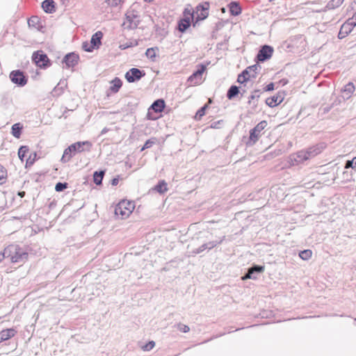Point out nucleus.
Instances as JSON below:
<instances>
[{
  "label": "nucleus",
  "instance_id": "obj_1",
  "mask_svg": "<svg viewBox=\"0 0 356 356\" xmlns=\"http://www.w3.org/2000/svg\"><path fill=\"white\" fill-rule=\"evenodd\" d=\"M91 142L88 140L78 141L69 145L65 149L60 162L65 163L69 162L76 154L90 152L92 147Z\"/></svg>",
  "mask_w": 356,
  "mask_h": 356
},
{
  "label": "nucleus",
  "instance_id": "obj_2",
  "mask_svg": "<svg viewBox=\"0 0 356 356\" xmlns=\"http://www.w3.org/2000/svg\"><path fill=\"white\" fill-rule=\"evenodd\" d=\"M9 249V259L11 263H24L29 257L27 251L17 244L8 245Z\"/></svg>",
  "mask_w": 356,
  "mask_h": 356
},
{
  "label": "nucleus",
  "instance_id": "obj_3",
  "mask_svg": "<svg viewBox=\"0 0 356 356\" xmlns=\"http://www.w3.org/2000/svg\"><path fill=\"white\" fill-rule=\"evenodd\" d=\"M31 59L32 62L42 70H46L52 65V61L42 50L35 51L32 54Z\"/></svg>",
  "mask_w": 356,
  "mask_h": 356
},
{
  "label": "nucleus",
  "instance_id": "obj_4",
  "mask_svg": "<svg viewBox=\"0 0 356 356\" xmlns=\"http://www.w3.org/2000/svg\"><path fill=\"white\" fill-rule=\"evenodd\" d=\"M268 125L267 121L262 120L259 122L254 127L250 130V136L248 141L245 143L248 147L254 145L259 140L260 132L263 131Z\"/></svg>",
  "mask_w": 356,
  "mask_h": 356
},
{
  "label": "nucleus",
  "instance_id": "obj_5",
  "mask_svg": "<svg viewBox=\"0 0 356 356\" xmlns=\"http://www.w3.org/2000/svg\"><path fill=\"white\" fill-rule=\"evenodd\" d=\"M135 204L132 201L122 200L118 203L115 209V213L120 216L122 219L127 218L134 209Z\"/></svg>",
  "mask_w": 356,
  "mask_h": 356
},
{
  "label": "nucleus",
  "instance_id": "obj_6",
  "mask_svg": "<svg viewBox=\"0 0 356 356\" xmlns=\"http://www.w3.org/2000/svg\"><path fill=\"white\" fill-rule=\"evenodd\" d=\"M274 52V48L269 44L260 46L257 54L254 57L256 63H264L271 58Z\"/></svg>",
  "mask_w": 356,
  "mask_h": 356
},
{
  "label": "nucleus",
  "instance_id": "obj_7",
  "mask_svg": "<svg viewBox=\"0 0 356 356\" xmlns=\"http://www.w3.org/2000/svg\"><path fill=\"white\" fill-rule=\"evenodd\" d=\"M207 70L206 65L200 63L197 65V69L188 77L187 83L188 86H197L201 83L202 74Z\"/></svg>",
  "mask_w": 356,
  "mask_h": 356
},
{
  "label": "nucleus",
  "instance_id": "obj_8",
  "mask_svg": "<svg viewBox=\"0 0 356 356\" xmlns=\"http://www.w3.org/2000/svg\"><path fill=\"white\" fill-rule=\"evenodd\" d=\"M9 78L12 83L18 87H24L29 79L28 75L21 70H15L10 72Z\"/></svg>",
  "mask_w": 356,
  "mask_h": 356
},
{
  "label": "nucleus",
  "instance_id": "obj_9",
  "mask_svg": "<svg viewBox=\"0 0 356 356\" xmlns=\"http://www.w3.org/2000/svg\"><path fill=\"white\" fill-rule=\"evenodd\" d=\"M265 270V266L263 265L252 264L247 268L246 272L241 277L242 280H255L258 278V275L263 273Z\"/></svg>",
  "mask_w": 356,
  "mask_h": 356
},
{
  "label": "nucleus",
  "instance_id": "obj_10",
  "mask_svg": "<svg viewBox=\"0 0 356 356\" xmlns=\"http://www.w3.org/2000/svg\"><path fill=\"white\" fill-rule=\"evenodd\" d=\"M145 74V70L132 67L125 73L124 78L128 83H131L140 81Z\"/></svg>",
  "mask_w": 356,
  "mask_h": 356
},
{
  "label": "nucleus",
  "instance_id": "obj_11",
  "mask_svg": "<svg viewBox=\"0 0 356 356\" xmlns=\"http://www.w3.org/2000/svg\"><path fill=\"white\" fill-rule=\"evenodd\" d=\"M79 55L75 51H72L64 56L62 59V63L65 64V67L66 69H70L76 66L79 64Z\"/></svg>",
  "mask_w": 356,
  "mask_h": 356
},
{
  "label": "nucleus",
  "instance_id": "obj_12",
  "mask_svg": "<svg viewBox=\"0 0 356 356\" xmlns=\"http://www.w3.org/2000/svg\"><path fill=\"white\" fill-rule=\"evenodd\" d=\"M165 107V102L163 99L160 98L154 100L153 103L151 104L149 108H148V112L147 114V118L149 120H156V118L151 116V111L159 113L163 111Z\"/></svg>",
  "mask_w": 356,
  "mask_h": 356
},
{
  "label": "nucleus",
  "instance_id": "obj_13",
  "mask_svg": "<svg viewBox=\"0 0 356 356\" xmlns=\"http://www.w3.org/2000/svg\"><path fill=\"white\" fill-rule=\"evenodd\" d=\"M225 236H222L220 241H211L208 243H205L200 245L199 248L193 249L191 252V254L192 256H195L197 254L202 253L205 250H210L213 248L216 247L217 245L221 244L222 241L225 240Z\"/></svg>",
  "mask_w": 356,
  "mask_h": 356
},
{
  "label": "nucleus",
  "instance_id": "obj_14",
  "mask_svg": "<svg viewBox=\"0 0 356 356\" xmlns=\"http://www.w3.org/2000/svg\"><path fill=\"white\" fill-rule=\"evenodd\" d=\"M210 5L209 2L208 1H204L200 3H199L195 7V13L196 17L198 18V19H200L202 21L207 19L209 16V10Z\"/></svg>",
  "mask_w": 356,
  "mask_h": 356
},
{
  "label": "nucleus",
  "instance_id": "obj_15",
  "mask_svg": "<svg viewBox=\"0 0 356 356\" xmlns=\"http://www.w3.org/2000/svg\"><path fill=\"white\" fill-rule=\"evenodd\" d=\"M285 92L283 90L278 91L275 95L268 97L265 100V103L270 108L280 105L284 99Z\"/></svg>",
  "mask_w": 356,
  "mask_h": 356
},
{
  "label": "nucleus",
  "instance_id": "obj_16",
  "mask_svg": "<svg viewBox=\"0 0 356 356\" xmlns=\"http://www.w3.org/2000/svg\"><path fill=\"white\" fill-rule=\"evenodd\" d=\"M261 93V90L255 89L251 92V95L248 97V104L252 105L251 109L252 111H256L258 106L259 99Z\"/></svg>",
  "mask_w": 356,
  "mask_h": 356
},
{
  "label": "nucleus",
  "instance_id": "obj_17",
  "mask_svg": "<svg viewBox=\"0 0 356 356\" xmlns=\"http://www.w3.org/2000/svg\"><path fill=\"white\" fill-rule=\"evenodd\" d=\"M125 15L127 21L129 23L127 28L129 29H136L140 24L139 19L136 20V19H138V15L134 10H132L130 12H127Z\"/></svg>",
  "mask_w": 356,
  "mask_h": 356
},
{
  "label": "nucleus",
  "instance_id": "obj_18",
  "mask_svg": "<svg viewBox=\"0 0 356 356\" xmlns=\"http://www.w3.org/2000/svg\"><path fill=\"white\" fill-rule=\"evenodd\" d=\"M27 22L30 28H34L42 33L44 32L45 26L42 24L40 19L38 16H31L29 18Z\"/></svg>",
  "mask_w": 356,
  "mask_h": 356
},
{
  "label": "nucleus",
  "instance_id": "obj_19",
  "mask_svg": "<svg viewBox=\"0 0 356 356\" xmlns=\"http://www.w3.org/2000/svg\"><path fill=\"white\" fill-rule=\"evenodd\" d=\"M325 147L326 145L325 143H319L308 147L306 150L311 159L319 154Z\"/></svg>",
  "mask_w": 356,
  "mask_h": 356
},
{
  "label": "nucleus",
  "instance_id": "obj_20",
  "mask_svg": "<svg viewBox=\"0 0 356 356\" xmlns=\"http://www.w3.org/2000/svg\"><path fill=\"white\" fill-rule=\"evenodd\" d=\"M355 85L353 82H348L341 90V98L343 101L348 99L355 91Z\"/></svg>",
  "mask_w": 356,
  "mask_h": 356
},
{
  "label": "nucleus",
  "instance_id": "obj_21",
  "mask_svg": "<svg viewBox=\"0 0 356 356\" xmlns=\"http://www.w3.org/2000/svg\"><path fill=\"white\" fill-rule=\"evenodd\" d=\"M111 86L106 92L107 96H109V92L115 94L117 93L122 86V81L119 77H115L110 82Z\"/></svg>",
  "mask_w": 356,
  "mask_h": 356
},
{
  "label": "nucleus",
  "instance_id": "obj_22",
  "mask_svg": "<svg viewBox=\"0 0 356 356\" xmlns=\"http://www.w3.org/2000/svg\"><path fill=\"white\" fill-rule=\"evenodd\" d=\"M56 5L54 0H44L42 2L41 7L45 13L52 14L56 10Z\"/></svg>",
  "mask_w": 356,
  "mask_h": 356
},
{
  "label": "nucleus",
  "instance_id": "obj_23",
  "mask_svg": "<svg viewBox=\"0 0 356 356\" xmlns=\"http://www.w3.org/2000/svg\"><path fill=\"white\" fill-rule=\"evenodd\" d=\"M230 15L236 17L239 15L242 12V8L239 2L232 1L227 5Z\"/></svg>",
  "mask_w": 356,
  "mask_h": 356
},
{
  "label": "nucleus",
  "instance_id": "obj_24",
  "mask_svg": "<svg viewBox=\"0 0 356 356\" xmlns=\"http://www.w3.org/2000/svg\"><path fill=\"white\" fill-rule=\"evenodd\" d=\"M17 330L13 328H7L0 332V343L9 340L17 334Z\"/></svg>",
  "mask_w": 356,
  "mask_h": 356
},
{
  "label": "nucleus",
  "instance_id": "obj_25",
  "mask_svg": "<svg viewBox=\"0 0 356 356\" xmlns=\"http://www.w3.org/2000/svg\"><path fill=\"white\" fill-rule=\"evenodd\" d=\"M67 86L66 79H61L59 83L54 88L51 94L54 97H59L64 92L65 88Z\"/></svg>",
  "mask_w": 356,
  "mask_h": 356
},
{
  "label": "nucleus",
  "instance_id": "obj_26",
  "mask_svg": "<svg viewBox=\"0 0 356 356\" xmlns=\"http://www.w3.org/2000/svg\"><path fill=\"white\" fill-rule=\"evenodd\" d=\"M191 21L187 17H182L177 22V29L181 33H185L191 26Z\"/></svg>",
  "mask_w": 356,
  "mask_h": 356
},
{
  "label": "nucleus",
  "instance_id": "obj_27",
  "mask_svg": "<svg viewBox=\"0 0 356 356\" xmlns=\"http://www.w3.org/2000/svg\"><path fill=\"white\" fill-rule=\"evenodd\" d=\"M151 190L163 195L168 191V184L164 179L159 180Z\"/></svg>",
  "mask_w": 356,
  "mask_h": 356
},
{
  "label": "nucleus",
  "instance_id": "obj_28",
  "mask_svg": "<svg viewBox=\"0 0 356 356\" xmlns=\"http://www.w3.org/2000/svg\"><path fill=\"white\" fill-rule=\"evenodd\" d=\"M103 36V33L98 31L92 35L90 42L97 49L102 45Z\"/></svg>",
  "mask_w": 356,
  "mask_h": 356
},
{
  "label": "nucleus",
  "instance_id": "obj_29",
  "mask_svg": "<svg viewBox=\"0 0 356 356\" xmlns=\"http://www.w3.org/2000/svg\"><path fill=\"white\" fill-rule=\"evenodd\" d=\"M241 93L240 87L232 85L227 90L226 97L229 100H232Z\"/></svg>",
  "mask_w": 356,
  "mask_h": 356
},
{
  "label": "nucleus",
  "instance_id": "obj_30",
  "mask_svg": "<svg viewBox=\"0 0 356 356\" xmlns=\"http://www.w3.org/2000/svg\"><path fill=\"white\" fill-rule=\"evenodd\" d=\"M105 174H106V170H99L95 171L92 175L93 182L97 186L102 185V181H103Z\"/></svg>",
  "mask_w": 356,
  "mask_h": 356
},
{
  "label": "nucleus",
  "instance_id": "obj_31",
  "mask_svg": "<svg viewBox=\"0 0 356 356\" xmlns=\"http://www.w3.org/2000/svg\"><path fill=\"white\" fill-rule=\"evenodd\" d=\"M251 78H252L251 74L248 70L245 69L238 75L236 81L240 84H244L249 81Z\"/></svg>",
  "mask_w": 356,
  "mask_h": 356
},
{
  "label": "nucleus",
  "instance_id": "obj_32",
  "mask_svg": "<svg viewBox=\"0 0 356 356\" xmlns=\"http://www.w3.org/2000/svg\"><path fill=\"white\" fill-rule=\"evenodd\" d=\"M295 156L296 157L294 158V161L297 164L303 163L304 161L310 159L309 156V153L306 149L298 152Z\"/></svg>",
  "mask_w": 356,
  "mask_h": 356
},
{
  "label": "nucleus",
  "instance_id": "obj_33",
  "mask_svg": "<svg viewBox=\"0 0 356 356\" xmlns=\"http://www.w3.org/2000/svg\"><path fill=\"white\" fill-rule=\"evenodd\" d=\"M23 130V125L20 122L15 123L11 127V134L16 138L21 137Z\"/></svg>",
  "mask_w": 356,
  "mask_h": 356
},
{
  "label": "nucleus",
  "instance_id": "obj_34",
  "mask_svg": "<svg viewBox=\"0 0 356 356\" xmlns=\"http://www.w3.org/2000/svg\"><path fill=\"white\" fill-rule=\"evenodd\" d=\"M138 104V103L136 100L129 101L122 109L124 112H127V113H134L136 110Z\"/></svg>",
  "mask_w": 356,
  "mask_h": 356
},
{
  "label": "nucleus",
  "instance_id": "obj_35",
  "mask_svg": "<svg viewBox=\"0 0 356 356\" xmlns=\"http://www.w3.org/2000/svg\"><path fill=\"white\" fill-rule=\"evenodd\" d=\"M348 24H342L340 30L338 33V38L339 39H343L346 38L351 31L350 29L348 26Z\"/></svg>",
  "mask_w": 356,
  "mask_h": 356
},
{
  "label": "nucleus",
  "instance_id": "obj_36",
  "mask_svg": "<svg viewBox=\"0 0 356 356\" xmlns=\"http://www.w3.org/2000/svg\"><path fill=\"white\" fill-rule=\"evenodd\" d=\"M159 50V47H157L147 48L145 51V56H147V58L150 59L152 61H155L156 57V52L158 51Z\"/></svg>",
  "mask_w": 356,
  "mask_h": 356
},
{
  "label": "nucleus",
  "instance_id": "obj_37",
  "mask_svg": "<svg viewBox=\"0 0 356 356\" xmlns=\"http://www.w3.org/2000/svg\"><path fill=\"white\" fill-rule=\"evenodd\" d=\"M245 69L251 74L252 78H255L261 69V66L259 63H257L247 67Z\"/></svg>",
  "mask_w": 356,
  "mask_h": 356
},
{
  "label": "nucleus",
  "instance_id": "obj_38",
  "mask_svg": "<svg viewBox=\"0 0 356 356\" xmlns=\"http://www.w3.org/2000/svg\"><path fill=\"white\" fill-rule=\"evenodd\" d=\"M29 152V147L26 145H22L18 149V157L23 162L26 156V154Z\"/></svg>",
  "mask_w": 356,
  "mask_h": 356
},
{
  "label": "nucleus",
  "instance_id": "obj_39",
  "mask_svg": "<svg viewBox=\"0 0 356 356\" xmlns=\"http://www.w3.org/2000/svg\"><path fill=\"white\" fill-rule=\"evenodd\" d=\"M138 45V40H132L131 41H129V42L120 44V46H119V48L121 50H125L127 49H129V48H131V47H136Z\"/></svg>",
  "mask_w": 356,
  "mask_h": 356
},
{
  "label": "nucleus",
  "instance_id": "obj_40",
  "mask_svg": "<svg viewBox=\"0 0 356 356\" xmlns=\"http://www.w3.org/2000/svg\"><path fill=\"white\" fill-rule=\"evenodd\" d=\"M300 259L304 261L309 259L312 256V251L309 249L300 250L298 254Z\"/></svg>",
  "mask_w": 356,
  "mask_h": 356
},
{
  "label": "nucleus",
  "instance_id": "obj_41",
  "mask_svg": "<svg viewBox=\"0 0 356 356\" xmlns=\"http://www.w3.org/2000/svg\"><path fill=\"white\" fill-rule=\"evenodd\" d=\"M345 169L350 168L352 171L356 172V156L350 160H347L344 165Z\"/></svg>",
  "mask_w": 356,
  "mask_h": 356
},
{
  "label": "nucleus",
  "instance_id": "obj_42",
  "mask_svg": "<svg viewBox=\"0 0 356 356\" xmlns=\"http://www.w3.org/2000/svg\"><path fill=\"white\" fill-rule=\"evenodd\" d=\"M209 106L207 104H204L202 107H200L196 112L195 115V119L196 120H200L206 113L207 109L208 108Z\"/></svg>",
  "mask_w": 356,
  "mask_h": 356
},
{
  "label": "nucleus",
  "instance_id": "obj_43",
  "mask_svg": "<svg viewBox=\"0 0 356 356\" xmlns=\"http://www.w3.org/2000/svg\"><path fill=\"white\" fill-rule=\"evenodd\" d=\"M157 141L156 138L152 137L148 140H147L143 145V146L140 148V152H143L147 149L151 148L153 145H154Z\"/></svg>",
  "mask_w": 356,
  "mask_h": 356
},
{
  "label": "nucleus",
  "instance_id": "obj_44",
  "mask_svg": "<svg viewBox=\"0 0 356 356\" xmlns=\"http://www.w3.org/2000/svg\"><path fill=\"white\" fill-rule=\"evenodd\" d=\"M344 0H331L326 5V8L329 10L334 9L340 6Z\"/></svg>",
  "mask_w": 356,
  "mask_h": 356
},
{
  "label": "nucleus",
  "instance_id": "obj_45",
  "mask_svg": "<svg viewBox=\"0 0 356 356\" xmlns=\"http://www.w3.org/2000/svg\"><path fill=\"white\" fill-rule=\"evenodd\" d=\"M7 179V170L0 163V184L6 182Z\"/></svg>",
  "mask_w": 356,
  "mask_h": 356
},
{
  "label": "nucleus",
  "instance_id": "obj_46",
  "mask_svg": "<svg viewBox=\"0 0 356 356\" xmlns=\"http://www.w3.org/2000/svg\"><path fill=\"white\" fill-rule=\"evenodd\" d=\"M37 159H38L37 153L35 152L31 153L29 155V158L26 159V167L27 168L28 166H31V165H33V163L36 161Z\"/></svg>",
  "mask_w": 356,
  "mask_h": 356
},
{
  "label": "nucleus",
  "instance_id": "obj_47",
  "mask_svg": "<svg viewBox=\"0 0 356 356\" xmlns=\"http://www.w3.org/2000/svg\"><path fill=\"white\" fill-rule=\"evenodd\" d=\"M341 100H335L330 105H327L325 106L322 107L321 109L323 111V114H326L330 111V110L333 108L334 105H337L340 103Z\"/></svg>",
  "mask_w": 356,
  "mask_h": 356
},
{
  "label": "nucleus",
  "instance_id": "obj_48",
  "mask_svg": "<svg viewBox=\"0 0 356 356\" xmlns=\"http://www.w3.org/2000/svg\"><path fill=\"white\" fill-rule=\"evenodd\" d=\"M68 188V183L67 182H58L55 186V191L56 192H62Z\"/></svg>",
  "mask_w": 356,
  "mask_h": 356
},
{
  "label": "nucleus",
  "instance_id": "obj_49",
  "mask_svg": "<svg viewBox=\"0 0 356 356\" xmlns=\"http://www.w3.org/2000/svg\"><path fill=\"white\" fill-rule=\"evenodd\" d=\"M82 49L86 52H92L95 49H97L90 42L88 43L87 41L82 43Z\"/></svg>",
  "mask_w": 356,
  "mask_h": 356
},
{
  "label": "nucleus",
  "instance_id": "obj_50",
  "mask_svg": "<svg viewBox=\"0 0 356 356\" xmlns=\"http://www.w3.org/2000/svg\"><path fill=\"white\" fill-rule=\"evenodd\" d=\"M343 24H348L350 30H353L354 27L356 26V17L355 18V15L352 17L348 19Z\"/></svg>",
  "mask_w": 356,
  "mask_h": 356
},
{
  "label": "nucleus",
  "instance_id": "obj_51",
  "mask_svg": "<svg viewBox=\"0 0 356 356\" xmlns=\"http://www.w3.org/2000/svg\"><path fill=\"white\" fill-rule=\"evenodd\" d=\"M184 17H187L191 21V19H193L195 17V11H191L188 8H185L183 12Z\"/></svg>",
  "mask_w": 356,
  "mask_h": 356
},
{
  "label": "nucleus",
  "instance_id": "obj_52",
  "mask_svg": "<svg viewBox=\"0 0 356 356\" xmlns=\"http://www.w3.org/2000/svg\"><path fill=\"white\" fill-rule=\"evenodd\" d=\"M155 346V342L154 341H149L143 347V350L145 351H149Z\"/></svg>",
  "mask_w": 356,
  "mask_h": 356
},
{
  "label": "nucleus",
  "instance_id": "obj_53",
  "mask_svg": "<svg viewBox=\"0 0 356 356\" xmlns=\"http://www.w3.org/2000/svg\"><path fill=\"white\" fill-rule=\"evenodd\" d=\"M9 249L8 246L4 248L3 251L0 252V263L4 259H9Z\"/></svg>",
  "mask_w": 356,
  "mask_h": 356
},
{
  "label": "nucleus",
  "instance_id": "obj_54",
  "mask_svg": "<svg viewBox=\"0 0 356 356\" xmlns=\"http://www.w3.org/2000/svg\"><path fill=\"white\" fill-rule=\"evenodd\" d=\"M353 171L351 170L350 172L348 171H344L343 172V177L346 180V181H351L354 180L353 179Z\"/></svg>",
  "mask_w": 356,
  "mask_h": 356
},
{
  "label": "nucleus",
  "instance_id": "obj_55",
  "mask_svg": "<svg viewBox=\"0 0 356 356\" xmlns=\"http://www.w3.org/2000/svg\"><path fill=\"white\" fill-rule=\"evenodd\" d=\"M177 329L180 332H184V333H187L190 331V327L188 325L182 324V323H179L177 325Z\"/></svg>",
  "mask_w": 356,
  "mask_h": 356
},
{
  "label": "nucleus",
  "instance_id": "obj_56",
  "mask_svg": "<svg viewBox=\"0 0 356 356\" xmlns=\"http://www.w3.org/2000/svg\"><path fill=\"white\" fill-rule=\"evenodd\" d=\"M223 123L224 122L222 120L215 121L211 124L210 127L212 129H220Z\"/></svg>",
  "mask_w": 356,
  "mask_h": 356
},
{
  "label": "nucleus",
  "instance_id": "obj_57",
  "mask_svg": "<svg viewBox=\"0 0 356 356\" xmlns=\"http://www.w3.org/2000/svg\"><path fill=\"white\" fill-rule=\"evenodd\" d=\"M275 89V83L273 82H270L268 83L264 88L261 90L263 92H270Z\"/></svg>",
  "mask_w": 356,
  "mask_h": 356
},
{
  "label": "nucleus",
  "instance_id": "obj_58",
  "mask_svg": "<svg viewBox=\"0 0 356 356\" xmlns=\"http://www.w3.org/2000/svg\"><path fill=\"white\" fill-rule=\"evenodd\" d=\"M121 0H105V2L111 7H115L118 5Z\"/></svg>",
  "mask_w": 356,
  "mask_h": 356
},
{
  "label": "nucleus",
  "instance_id": "obj_59",
  "mask_svg": "<svg viewBox=\"0 0 356 356\" xmlns=\"http://www.w3.org/2000/svg\"><path fill=\"white\" fill-rule=\"evenodd\" d=\"M119 183V176L118 175L117 177H113L111 180V184L112 186H117Z\"/></svg>",
  "mask_w": 356,
  "mask_h": 356
},
{
  "label": "nucleus",
  "instance_id": "obj_60",
  "mask_svg": "<svg viewBox=\"0 0 356 356\" xmlns=\"http://www.w3.org/2000/svg\"><path fill=\"white\" fill-rule=\"evenodd\" d=\"M202 20L198 19L197 17H194L193 19H191V24L193 27H196L198 25V22H201Z\"/></svg>",
  "mask_w": 356,
  "mask_h": 356
},
{
  "label": "nucleus",
  "instance_id": "obj_61",
  "mask_svg": "<svg viewBox=\"0 0 356 356\" xmlns=\"http://www.w3.org/2000/svg\"><path fill=\"white\" fill-rule=\"evenodd\" d=\"M56 204H57L56 201L54 200L49 204V209H54L56 207Z\"/></svg>",
  "mask_w": 356,
  "mask_h": 356
},
{
  "label": "nucleus",
  "instance_id": "obj_62",
  "mask_svg": "<svg viewBox=\"0 0 356 356\" xmlns=\"http://www.w3.org/2000/svg\"><path fill=\"white\" fill-rule=\"evenodd\" d=\"M74 202V201H72L70 203L66 204L64 206L63 210L61 211L60 215L65 211L66 210L71 204H72Z\"/></svg>",
  "mask_w": 356,
  "mask_h": 356
},
{
  "label": "nucleus",
  "instance_id": "obj_63",
  "mask_svg": "<svg viewBox=\"0 0 356 356\" xmlns=\"http://www.w3.org/2000/svg\"><path fill=\"white\" fill-rule=\"evenodd\" d=\"M109 131V129H108L107 127H104L102 131H101V133L99 134V136H102L105 134H106L108 131Z\"/></svg>",
  "mask_w": 356,
  "mask_h": 356
},
{
  "label": "nucleus",
  "instance_id": "obj_64",
  "mask_svg": "<svg viewBox=\"0 0 356 356\" xmlns=\"http://www.w3.org/2000/svg\"><path fill=\"white\" fill-rule=\"evenodd\" d=\"M289 81L286 79H282L280 81V83H282V86H285L288 83Z\"/></svg>",
  "mask_w": 356,
  "mask_h": 356
}]
</instances>
